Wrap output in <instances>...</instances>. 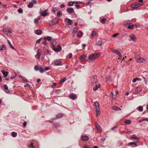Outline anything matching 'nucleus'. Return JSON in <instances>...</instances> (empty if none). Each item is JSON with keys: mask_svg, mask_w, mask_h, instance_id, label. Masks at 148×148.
Here are the masks:
<instances>
[{"mask_svg": "<svg viewBox=\"0 0 148 148\" xmlns=\"http://www.w3.org/2000/svg\"><path fill=\"white\" fill-rule=\"evenodd\" d=\"M66 79L65 77L63 78L59 81L60 83H62L64 82L66 80Z\"/></svg>", "mask_w": 148, "mask_h": 148, "instance_id": "e433bc0d", "label": "nucleus"}, {"mask_svg": "<svg viewBox=\"0 0 148 148\" xmlns=\"http://www.w3.org/2000/svg\"><path fill=\"white\" fill-rule=\"evenodd\" d=\"M98 88V87L97 86V85L96 84L95 85V87H94L93 88V89L94 90H96Z\"/></svg>", "mask_w": 148, "mask_h": 148, "instance_id": "49530a36", "label": "nucleus"}, {"mask_svg": "<svg viewBox=\"0 0 148 148\" xmlns=\"http://www.w3.org/2000/svg\"><path fill=\"white\" fill-rule=\"evenodd\" d=\"M129 37L133 41H135L136 39L135 35L134 34H132L130 35L129 36Z\"/></svg>", "mask_w": 148, "mask_h": 148, "instance_id": "aec40b11", "label": "nucleus"}, {"mask_svg": "<svg viewBox=\"0 0 148 148\" xmlns=\"http://www.w3.org/2000/svg\"><path fill=\"white\" fill-rule=\"evenodd\" d=\"M33 6V4L31 2H29V4L28 5V7L29 8H32Z\"/></svg>", "mask_w": 148, "mask_h": 148, "instance_id": "72a5a7b5", "label": "nucleus"}, {"mask_svg": "<svg viewBox=\"0 0 148 148\" xmlns=\"http://www.w3.org/2000/svg\"><path fill=\"white\" fill-rule=\"evenodd\" d=\"M75 1H70L68 2V5L69 6H71L73 5L75 3Z\"/></svg>", "mask_w": 148, "mask_h": 148, "instance_id": "cd10ccee", "label": "nucleus"}, {"mask_svg": "<svg viewBox=\"0 0 148 148\" xmlns=\"http://www.w3.org/2000/svg\"><path fill=\"white\" fill-rule=\"evenodd\" d=\"M144 121H145V120L144 119H142L139 120L138 121V122H139V123H140L141 122H142Z\"/></svg>", "mask_w": 148, "mask_h": 148, "instance_id": "052dcab7", "label": "nucleus"}, {"mask_svg": "<svg viewBox=\"0 0 148 148\" xmlns=\"http://www.w3.org/2000/svg\"><path fill=\"white\" fill-rule=\"evenodd\" d=\"M10 28L8 27H4L3 29V32L5 34L7 35L8 33H11L12 32L10 30Z\"/></svg>", "mask_w": 148, "mask_h": 148, "instance_id": "39448f33", "label": "nucleus"}, {"mask_svg": "<svg viewBox=\"0 0 148 148\" xmlns=\"http://www.w3.org/2000/svg\"><path fill=\"white\" fill-rule=\"evenodd\" d=\"M95 126L96 128L99 131L101 132L102 131L101 128L97 123H96L95 124Z\"/></svg>", "mask_w": 148, "mask_h": 148, "instance_id": "4be33fe9", "label": "nucleus"}, {"mask_svg": "<svg viewBox=\"0 0 148 148\" xmlns=\"http://www.w3.org/2000/svg\"><path fill=\"white\" fill-rule=\"evenodd\" d=\"M91 84H96L97 82V76L96 75H93L91 79Z\"/></svg>", "mask_w": 148, "mask_h": 148, "instance_id": "0eeeda50", "label": "nucleus"}, {"mask_svg": "<svg viewBox=\"0 0 148 148\" xmlns=\"http://www.w3.org/2000/svg\"><path fill=\"white\" fill-rule=\"evenodd\" d=\"M101 53H100L95 52L93 53L92 54L90 55L88 57V60L89 62L91 61H94L96 58H98L100 55Z\"/></svg>", "mask_w": 148, "mask_h": 148, "instance_id": "f257e3e1", "label": "nucleus"}, {"mask_svg": "<svg viewBox=\"0 0 148 148\" xmlns=\"http://www.w3.org/2000/svg\"><path fill=\"white\" fill-rule=\"evenodd\" d=\"M143 3H134L131 5V7L132 8H136L142 5Z\"/></svg>", "mask_w": 148, "mask_h": 148, "instance_id": "423d86ee", "label": "nucleus"}, {"mask_svg": "<svg viewBox=\"0 0 148 148\" xmlns=\"http://www.w3.org/2000/svg\"><path fill=\"white\" fill-rule=\"evenodd\" d=\"M63 115V114L62 113H60L59 114H57L56 116V117L55 118H54L52 120H54L55 119H59L61 118L62 117Z\"/></svg>", "mask_w": 148, "mask_h": 148, "instance_id": "4468645a", "label": "nucleus"}, {"mask_svg": "<svg viewBox=\"0 0 148 148\" xmlns=\"http://www.w3.org/2000/svg\"><path fill=\"white\" fill-rule=\"evenodd\" d=\"M54 62L55 65L59 66L62 65V62L61 60L60 59L55 60Z\"/></svg>", "mask_w": 148, "mask_h": 148, "instance_id": "1a4fd4ad", "label": "nucleus"}, {"mask_svg": "<svg viewBox=\"0 0 148 148\" xmlns=\"http://www.w3.org/2000/svg\"><path fill=\"white\" fill-rule=\"evenodd\" d=\"M50 69V68L49 66H47L45 68V70L46 71L49 70Z\"/></svg>", "mask_w": 148, "mask_h": 148, "instance_id": "603ef678", "label": "nucleus"}, {"mask_svg": "<svg viewBox=\"0 0 148 148\" xmlns=\"http://www.w3.org/2000/svg\"><path fill=\"white\" fill-rule=\"evenodd\" d=\"M86 56L85 55L83 54L80 56L79 58L81 61H83L85 60Z\"/></svg>", "mask_w": 148, "mask_h": 148, "instance_id": "dca6fc26", "label": "nucleus"}, {"mask_svg": "<svg viewBox=\"0 0 148 148\" xmlns=\"http://www.w3.org/2000/svg\"><path fill=\"white\" fill-rule=\"evenodd\" d=\"M78 27H74L73 30V32L74 33H75L77 32L78 29Z\"/></svg>", "mask_w": 148, "mask_h": 148, "instance_id": "a19ab883", "label": "nucleus"}, {"mask_svg": "<svg viewBox=\"0 0 148 148\" xmlns=\"http://www.w3.org/2000/svg\"><path fill=\"white\" fill-rule=\"evenodd\" d=\"M31 2L33 4H36L37 3V1L36 0H32Z\"/></svg>", "mask_w": 148, "mask_h": 148, "instance_id": "864d4df0", "label": "nucleus"}, {"mask_svg": "<svg viewBox=\"0 0 148 148\" xmlns=\"http://www.w3.org/2000/svg\"><path fill=\"white\" fill-rule=\"evenodd\" d=\"M119 34V33H116V34H114L112 36L114 37H115L116 36H118Z\"/></svg>", "mask_w": 148, "mask_h": 148, "instance_id": "5fc2aeb1", "label": "nucleus"}, {"mask_svg": "<svg viewBox=\"0 0 148 148\" xmlns=\"http://www.w3.org/2000/svg\"><path fill=\"white\" fill-rule=\"evenodd\" d=\"M134 26V25L133 24H132L131 25H129L128 26L127 28L129 29H132Z\"/></svg>", "mask_w": 148, "mask_h": 148, "instance_id": "58836bf2", "label": "nucleus"}, {"mask_svg": "<svg viewBox=\"0 0 148 148\" xmlns=\"http://www.w3.org/2000/svg\"><path fill=\"white\" fill-rule=\"evenodd\" d=\"M17 135L16 133L14 132H12V136L14 137H15Z\"/></svg>", "mask_w": 148, "mask_h": 148, "instance_id": "4c0bfd02", "label": "nucleus"}, {"mask_svg": "<svg viewBox=\"0 0 148 148\" xmlns=\"http://www.w3.org/2000/svg\"><path fill=\"white\" fill-rule=\"evenodd\" d=\"M56 83H53L52 85H51V87H52L53 88L54 86H55L56 85Z\"/></svg>", "mask_w": 148, "mask_h": 148, "instance_id": "e2e57ef3", "label": "nucleus"}, {"mask_svg": "<svg viewBox=\"0 0 148 148\" xmlns=\"http://www.w3.org/2000/svg\"><path fill=\"white\" fill-rule=\"evenodd\" d=\"M47 10L46 9L45 11H43L42 10H40V13L42 16H45L47 14Z\"/></svg>", "mask_w": 148, "mask_h": 148, "instance_id": "9d476101", "label": "nucleus"}, {"mask_svg": "<svg viewBox=\"0 0 148 148\" xmlns=\"http://www.w3.org/2000/svg\"><path fill=\"white\" fill-rule=\"evenodd\" d=\"M137 109L140 112H142L143 111V108L142 106H140L138 107Z\"/></svg>", "mask_w": 148, "mask_h": 148, "instance_id": "7c9ffc66", "label": "nucleus"}, {"mask_svg": "<svg viewBox=\"0 0 148 148\" xmlns=\"http://www.w3.org/2000/svg\"><path fill=\"white\" fill-rule=\"evenodd\" d=\"M76 97V95L72 93L69 95L70 98L73 100H75Z\"/></svg>", "mask_w": 148, "mask_h": 148, "instance_id": "2eb2a0df", "label": "nucleus"}, {"mask_svg": "<svg viewBox=\"0 0 148 148\" xmlns=\"http://www.w3.org/2000/svg\"><path fill=\"white\" fill-rule=\"evenodd\" d=\"M97 34L95 31H92L90 34L91 38H93L95 36L97 35Z\"/></svg>", "mask_w": 148, "mask_h": 148, "instance_id": "ddd939ff", "label": "nucleus"}, {"mask_svg": "<svg viewBox=\"0 0 148 148\" xmlns=\"http://www.w3.org/2000/svg\"><path fill=\"white\" fill-rule=\"evenodd\" d=\"M57 10V8H55L53 9V11L54 12H55Z\"/></svg>", "mask_w": 148, "mask_h": 148, "instance_id": "680f3d73", "label": "nucleus"}, {"mask_svg": "<svg viewBox=\"0 0 148 148\" xmlns=\"http://www.w3.org/2000/svg\"><path fill=\"white\" fill-rule=\"evenodd\" d=\"M145 61V60L143 58H139L137 60V62L138 63L144 62Z\"/></svg>", "mask_w": 148, "mask_h": 148, "instance_id": "6ab92c4d", "label": "nucleus"}, {"mask_svg": "<svg viewBox=\"0 0 148 148\" xmlns=\"http://www.w3.org/2000/svg\"><path fill=\"white\" fill-rule=\"evenodd\" d=\"M41 54L40 52L39 51V49H38L37 53V56L38 57V59H39L40 58Z\"/></svg>", "mask_w": 148, "mask_h": 148, "instance_id": "2f4dec72", "label": "nucleus"}, {"mask_svg": "<svg viewBox=\"0 0 148 148\" xmlns=\"http://www.w3.org/2000/svg\"><path fill=\"white\" fill-rule=\"evenodd\" d=\"M39 71L41 73H42L44 72V70L41 66H40L39 67Z\"/></svg>", "mask_w": 148, "mask_h": 148, "instance_id": "f704fd0d", "label": "nucleus"}, {"mask_svg": "<svg viewBox=\"0 0 148 148\" xmlns=\"http://www.w3.org/2000/svg\"><path fill=\"white\" fill-rule=\"evenodd\" d=\"M1 73H3L4 77H6L8 74V72L7 71H5L4 70L1 71Z\"/></svg>", "mask_w": 148, "mask_h": 148, "instance_id": "f3484780", "label": "nucleus"}, {"mask_svg": "<svg viewBox=\"0 0 148 148\" xmlns=\"http://www.w3.org/2000/svg\"><path fill=\"white\" fill-rule=\"evenodd\" d=\"M45 39V40H46V38H44ZM52 39V37L49 36H47V40L48 41H50Z\"/></svg>", "mask_w": 148, "mask_h": 148, "instance_id": "a18cd8bd", "label": "nucleus"}, {"mask_svg": "<svg viewBox=\"0 0 148 148\" xmlns=\"http://www.w3.org/2000/svg\"><path fill=\"white\" fill-rule=\"evenodd\" d=\"M7 41L10 47L13 49H15L12 46L10 41L9 40H8Z\"/></svg>", "mask_w": 148, "mask_h": 148, "instance_id": "c756f323", "label": "nucleus"}, {"mask_svg": "<svg viewBox=\"0 0 148 148\" xmlns=\"http://www.w3.org/2000/svg\"><path fill=\"white\" fill-rule=\"evenodd\" d=\"M54 42L52 43V48L53 50L56 52L60 51L61 50L62 47L60 45H57V47L53 45Z\"/></svg>", "mask_w": 148, "mask_h": 148, "instance_id": "7ed1b4c3", "label": "nucleus"}, {"mask_svg": "<svg viewBox=\"0 0 148 148\" xmlns=\"http://www.w3.org/2000/svg\"><path fill=\"white\" fill-rule=\"evenodd\" d=\"M27 124V122L26 121H25L24 122V123H23V126L25 127L26 126Z\"/></svg>", "mask_w": 148, "mask_h": 148, "instance_id": "bf43d9fd", "label": "nucleus"}, {"mask_svg": "<svg viewBox=\"0 0 148 148\" xmlns=\"http://www.w3.org/2000/svg\"><path fill=\"white\" fill-rule=\"evenodd\" d=\"M72 54L71 53H69L68 55V57L69 58H72Z\"/></svg>", "mask_w": 148, "mask_h": 148, "instance_id": "09e8293b", "label": "nucleus"}, {"mask_svg": "<svg viewBox=\"0 0 148 148\" xmlns=\"http://www.w3.org/2000/svg\"><path fill=\"white\" fill-rule=\"evenodd\" d=\"M131 21L130 20H128L126 22V23L127 24H130L132 23H131Z\"/></svg>", "mask_w": 148, "mask_h": 148, "instance_id": "6e6d98bb", "label": "nucleus"}, {"mask_svg": "<svg viewBox=\"0 0 148 148\" xmlns=\"http://www.w3.org/2000/svg\"><path fill=\"white\" fill-rule=\"evenodd\" d=\"M40 81H41L40 79V78H38V79L37 80V82L38 83V82H40Z\"/></svg>", "mask_w": 148, "mask_h": 148, "instance_id": "774afa93", "label": "nucleus"}, {"mask_svg": "<svg viewBox=\"0 0 148 148\" xmlns=\"http://www.w3.org/2000/svg\"><path fill=\"white\" fill-rule=\"evenodd\" d=\"M38 21L36 19L34 20V22L36 25L38 24Z\"/></svg>", "mask_w": 148, "mask_h": 148, "instance_id": "8fccbe9b", "label": "nucleus"}, {"mask_svg": "<svg viewBox=\"0 0 148 148\" xmlns=\"http://www.w3.org/2000/svg\"><path fill=\"white\" fill-rule=\"evenodd\" d=\"M131 138L133 140H138L139 139V138L137 137L136 135L133 134L131 136Z\"/></svg>", "mask_w": 148, "mask_h": 148, "instance_id": "412c9836", "label": "nucleus"}, {"mask_svg": "<svg viewBox=\"0 0 148 148\" xmlns=\"http://www.w3.org/2000/svg\"><path fill=\"white\" fill-rule=\"evenodd\" d=\"M18 12L20 13H22L23 12V10L22 8H19L18 10Z\"/></svg>", "mask_w": 148, "mask_h": 148, "instance_id": "de8ad7c7", "label": "nucleus"}, {"mask_svg": "<svg viewBox=\"0 0 148 148\" xmlns=\"http://www.w3.org/2000/svg\"><path fill=\"white\" fill-rule=\"evenodd\" d=\"M111 51L112 52L118 55L120 57H122V56L120 52L118 50L113 49L111 50Z\"/></svg>", "mask_w": 148, "mask_h": 148, "instance_id": "6e6552de", "label": "nucleus"}, {"mask_svg": "<svg viewBox=\"0 0 148 148\" xmlns=\"http://www.w3.org/2000/svg\"><path fill=\"white\" fill-rule=\"evenodd\" d=\"M64 7H65V5L63 4L61 5L60 6V7L61 8H64Z\"/></svg>", "mask_w": 148, "mask_h": 148, "instance_id": "69168bd1", "label": "nucleus"}, {"mask_svg": "<svg viewBox=\"0 0 148 148\" xmlns=\"http://www.w3.org/2000/svg\"><path fill=\"white\" fill-rule=\"evenodd\" d=\"M22 79L23 81L24 82H28V81L24 77H22Z\"/></svg>", "mask_w": 148, "mask_h": 148, "instance_id": "37998d69", "label": "nucleus"}, {"mask_svg": "<svg viewBox=\"0 0 148 148\" xmlns=\"http://www.w3.org/2000/svg\"><path fill=\"white\" fill-rule=\"evenodd\" d=\"M67 12L68 13H73L74 12V10L72 8H68L66 9Z\"/></svg>", "mask_w": 148, "mask_h": 148, "instance_id": "f8f14e48", "label": "nucleus"}, {"mask_svg": "<svg viewBox=\"0 0 148 148\" xmlns=\"http://www.w3.org/2000/svg\"><path fill=\"white\" fill-rule=\"evenodd\" d=\"M42 30L38 29L36 30L35 33L38 35H40L42 34Z\"/></svg>", "mask_w": 148, "mask_h": 148, "instance_id": "393cba45", "label": "nucleus"}, {"mask_svg": "<svg viewBox=\"0 0 148 148\" xmlns=\"http://www.w3.org/2000/svg\"><path fill=\"white\" fill-rule=\"evenodd\" d=\"M112 108L114 110L117 111L120 110H121V108H120L119 107L116 106H112Z\"/></svg>", "mask_w": 148, "mask_h": 148, "instance_id": "5701e85b", "label": "nucleus"}, {"mask_svg": "<svg viewBox=\"0 0 148 148\" xmlns=\"http://www.w3.org/2000/svg\"><path fill=\"white\" fill-rule=\"evenodd\" d=\"M57 15L58 17H60L62 16V13L60 10H58L57 13Z\"/></svg>", "mask_w": 148, "mask_h": 148, "instance_id": "c85d7f7f", "label": "nucleus"}, {"mask_svg": "<svg viewBox=\"0 0 148 148\" xmlns=\"http://www.w3.org/2000/svg\"><path fill=\"white\" fill-rule=\"evenodd\" d=\"M83 33L81 31H79L77 32V36L78 37L81 38L83 36Z\"/></svg>", "mask_w": 148, "mask_h": 148, "instance_id": "b1692460", "label": "nucleus"}, {"mask_svg": "<svg viewBox=\"0 0 148 148\" xmlns=\"http://www.w3.org/2000/svg\"><path fill=\"white\" fill-rule=\"evenodd\" d=\"M30 85L28 84H27L24 85V87H25L26 86L29 87L30 86Z\"/></svg>", "mask_w": 148, "mask_h": 148, "instance_id": "338daca9", "label": "nucleus"}, {"mask_svg": "<svg viewBox=\"0 0 148 148\" xmlns=\"http://www.w3.org/2000/svg\"><path fill=\"white\" fill-rule=\"evenodd\" d=\"M125 123L126 124H129L131 123V121L129 120H127L125 121Z\"/></svg>", "mask_w": 148, "mask_h": 148, "instance_id": "c9c22d12", "label": "nucleus"}, {"mask_svg": "<svg viewBox=\"0 0 148 148\" xmlns=\"http://www.w3.org/2000/svg\"><path fill=\"white\" fill-rule=\"evenodd\" d=\"M65 22L66 24L68 25H71L73 23V21L68 18L65 19Z\"/></svg>", "mask_w": 148, "mask_h": 148, "instance_id": "20e7f679", "label": "nucleus"}, {"mask_svg": "<svg viewBox=\"0 0 148 148\" xmlns=\"http://www.w3.org/2000/svg\"><path fill=\"white\" fill-rule=\"evenodd\" d=\"M134 26L135 27V28H137L138 27H140V26L138 25H134Z\"/></svg>", "mask_w": 148, "mask_h": 148, "instance_id": "0e129e2a", "label": "nucleus"}, {"mask_svg": "<svg viewBox=\"0 0 148 148\" xmlns=\"http://www.w3.org/2000/svg\"><path fill=\"white\" fill-rule=\"evenodd\" d=\"M29 148H34L33 143L31 142V143L30 145L29 146Z\"/></svg>", "mask_w": 148, "mask_h": 148, "instance_id": "c03bdc74", "label": "nucleus"}, {"mask_svg": "<svg viewBox=\"0 0 148 148\" xmlns=\"http://www.w3.org/2000/svg\"><path fill=\"white\" fill-rule=\"evenodd\" d=\"M96 45L99 46H101L102 45V42L101 40H99L97 43Z\"/></svg>", "mask_w": 148, "mask_h": 148, "instance_id": "473e14b6", "label": "nucleus"}, {"mask_svg": "<svg viewBox=\"0 0 148 148\" xmlns=\"http://www.w3.org/2000/svg\"><path fill=\"white\" fill-rule=\"evenodd\" d=\"M139 79L138 78H134V79L133 80H132V82H135L137 80H139Z\"/></svg>", "mask_w": 148, "mask_h": 148, "instance_id": "3c124183", "label": "nucleus"}, {"mask_svg": "<svg viewBox=\"0 0 148 148\" xmlns=\"http://www.w3.org/2000/svg\"><path fill=\"white\" fill-rule=\"evenodd\" d=\"M4 88L6 90V92H7L8 93L10 92V90H8V87L7 85L5 84L4 86Z\"/></svg>", "mask_w": 148, "mask_h": 148, "instance_id": "bb28decb", "label": "nucleus"}, {"mask_svg": "<svg viewBox=\"0 0 148 148\" xmlns=\"http://www.w3.org/2000/svg\"><path fill=\"white\" fill-rule=\"evenodd\" d=\"M135 144V143H134V142H130L128 143L127 145L128 146H129L130 145H134V144Z\"/></svg>", "mask_w": 148, "mask_h": 148, "instance_id": "4d7b16f0", "label": "nucleus"}, {"mask_svg": "<svg viewBox=\"0 0 148 148\" xmlns=\"http://www.w3.org/2000/svg\"><path fill=\"white\" fill-rule=\"evenodd\" d=\"M88 137L86 135H84L81 137V140L84 141H86L89 139Z\"/></svg>", "mask_w": 148, "mask_h": 148, "instance_id": "9b49d317", "label": "nucleus"}, {"mask_svg": "<svg viewBox=\"0 0 148 148\" xmlns=\"http://www.w3.org/2000/svg\"><path fill=\"white\" fill-rule=\"evenodd\" d=\"M6 47L5 46L3 45L0 46V51L5 50Z\"/></svg>", "mask_w": 148, "mask_h": 148, "instance_id": "a878e982", "label": "nucleus"}, {"mask_svg": "<svg viewBox=\"0 0 148 148\" xmlns=\"http://www.w3.org/2000/svg\"><path fill=\"white\" fill-rule=\"evenodd\" d=\"M94 103L95 106L96 108V116H97L100 110L99 103L98 101H96L94 102Z\"/></svg>", "mask_w": 148, "mask_h": 148, "instance_id": "f03ea898", "label": "nucleus"}, {"mask_svg": "<svg viewBox=\"0 0 148 148\" xmlns=\"http://www.w3.org/2000/svg\"><path fill=\"white\" fill-rule=\"evenodd\" d=\"M41 40V38H40L38 40H37L36 41V43H39V42H40Z\"/></svg>", "mask_w": 148, "mask_h": 148, "instance_id": "13d9d810", "label": "nucleus"}, {"mask_svg": "<svg viewBox=\"0 0 148 148\" xmlns=\"http://www.w3.org/2000/svg\"><path fill=\"white\" fill-rule=\"evenodd\" d=\"M34 69L36 71H37L39 70V67H38V65L35 66L34 67Z\"/></svg>", "mask_w": 148, "mask_h": 148, "instance_id": "ea45409f", "label": "nucleus"}, {"mask_svg": "<svg viewBox=\"0 0 148 148\" xmlns=\"http://www.w3.org/2000/svg\"><path fill=\"white\" fill-rule=\"evenodd\" d=\"M106 19L105 18H103L101 19L100 21V22L102 23H104L106 21Z\"/></svg>", "mask_w": 148, "mask_h": 148, "instance_id": "79ce46f5", "label": "nucleus"}, {"mask_svg": "<svg viewBox=\"0 0 148 148\" xmlns=\"http://www.w3.org/2000/svg\"><path fill=\"white\" fill-rule=\"evenodd\" d=\"M58 22L57 21H55V20L53 19L52 20L51 22L50 23V26H52L53 25H55L57 23H58Z\"/></svg>", "mask_w": 148, "mask_h": 148, "instance_id": "a211bd4d", "label": "nucleus"}]
</instances>
